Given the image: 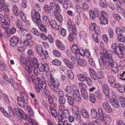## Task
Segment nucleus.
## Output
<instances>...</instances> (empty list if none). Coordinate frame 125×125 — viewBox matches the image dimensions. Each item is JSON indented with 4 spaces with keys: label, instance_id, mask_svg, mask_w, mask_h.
Wrapping results in <instances>:
<instances>
[{
    "label": "nucleus",
    "instance_id": "nucleus-1",
    "mask_svg": "<svg viewBox=\"0 0 125 125\" xmlns=\"http://www.w3.org/2000/svg\"><path fill=\"white\" fill-rule=\"evenodd\" d=\"M100 58L99 59V61L100 68L102 69L107 68L108 66L109 61L110 66H111L114 67L113 66V60L111 55L108 54V51H107L105 48L103 49V53L101 52L100 54Z\"/></svg>",
    "mask_w": 125,
    "mask_h": 125
},
{
    "label": "nucleus",
    "instance_id": "nucleus-2",
    "mask_svg": "<svg viewBox=\"0 0 125 125\" xmlns=\"http://www.w3.org/2000/svg\"><path fill=\"white\" fill-rule=\"evenodd\" d=\"M0 22L2 23V27L5 30V32L9 33L10 31V30L7 27V26L10 23L9 19L2 14H0Z\"/></svg>",
    "mask_w": 125,
    "mask_h": 125
},
{
    "label": "nucleus",
    "instance_id": "nucleus-3",
    "mask_svg": "<svg viewBox=\"0 0 125 125\" xmlns=\"http://www.w3.org/2000/svg\"><path fill=\"white\" fill-rule=\"evenodd\" d=\"M21 97H18L17 98L18 104L21 107H25V103H27L28 99L25 94L23 92H22L21 94Z\"/></svg>",
    "mask_w": 125,
    "mask_h": 125
},
{
    "label": "nucleus",
    "instance_id": "nucleus-4",
    "mask_svg": "<svg viewBox=\"0 0 125 125\" xmlns=\"http://www.w3.org/2000/svg\"><path fill=\"white\" fill-rule=\"evenodd\" d=\"M31 14L32 20L34 22H36L37 25H40L41 23L40 19V14L38 11L32 10Z\"/></svg>",
    "mask_w": 125,
    "mask_h": 125
},
{
    "label": "nucleus",
    "instance_id": "nucleus-5",
    "mask_svg": "<svg viewBox=\"0 0 125 125\" xmlns=\"http://www.w3.org/2000/svg\"><path fill=\"white\" fill-rule=\"evenodd\" d=\"M37 50L39 55L41 56L43 60H45L48 57V53L45 50H43L42 46L40 44L38 45L37 46Z\"/></svg>",
    "mask_w": 125,
    "mask_h": 125
},
{
    "label": "nucleus",
    "instance_id": "nucleus-6",
    "mask_svg": "<svg viewBox=\"0 0 125 125\" xmlns=\"http://www.w3.org/2000/svg\"><path fill=\"white\" fill-rule=\"evenodd\" d=\"M15 115L21 117L23 119H26L29 117V115L26 114L21 109L15 108L14 109Z\"/></svg>",
    "mask_w": 125,
    "mask_h": 125
},
{
    "label": "nucleus",
    "instance_id": "nucleus-7",
    "mask_svg": "<svg viewBox=\"0 0 125 125\" xmlns=\"http://www.w3.org/2000/svg\"><path fill=\"white\" fill-rule=\"evenodd\" d=\"M67 29L69 31H72L73 32L74 34H76L77 33V31L76 27L74 24L72 25L71 21L70 19H68L67 22Z\"/></svg>",
    "mask_w": 125,
    "mask_h": 125
},
{
    "label": "nucleus",
    "instance_id": "nucleus-8",
    "mask_svg": "<svg viewBox=\"0 0 125 125\" xmlns=\"http://www.w3.org/2000/svg\"><path fill=\"white\" fill-rule=\"evenodd\" d=\"M48 83L53 91L55 92H57L59 91V82L56 81V83L52 84L51 82L49 81L48 82Z\"/></svg>",
    "mask_w": 125,
    "mask_h": 125
},
{
    "label": "nucleus",
    "instance_id": "nucleus-9",
    "mask_svg": "<svg viewBox=\"0 0 125 125\" xmlns=\"http://www.w3.org/2000/svg\"><path fill=\"white\" fill-rule=\"evenodd\" d=\"M50 7L52 10V13L53 12L57 13L60 11V6L59 4H56L54 2H52L50 3Z\"/></svg>",
    "mask_w": 125,
    "mask_h": 125
},
{
    "label": "nucleus",
    "instance_id": "nucleus-10",
    "mask_svg": "<svg viewBox=\"0 0 125 125\" xmlns=\"http://www.w3.org/2000/svg\"><path fill=\"white\" fill-rule=\"evenodd\" d=\"M96 33H94L93 35V37L94 40L96 43L99 42V39L98 38V34H99L101 32V31L97 25L95 30H94Z\"/></svg>",
    "mask_w": 125,
    "mask_h": 125
},
{
    "label": "nucleus",
    "instance_id": "nucleus-11",
    "mask_svg": "<svg viewBox=\"0 0 125 125\" xmlns=\"http://www.w3.org/2000/svg\"><path fill=\"white\" fill-rule=\"evenodd\" d=\"M100 119L102 121L104 122V123L106 125H109L111 122V119L108 115H106L104 116H102L101 117Z\"/></svg>",
    "mask_w": 125,
    "mask_h": 125
},
{
    "label": "nucleus",
    "instance_id": "nucleus-12",
    "mask_svg": "<svg viewBox=\"0 0 125 125\" xmlns=\"http://www.w3.org/2000/svg\"><path fill=\"white\" fill-rule=\"evenodd\" d=\"M73 96L76 101H79L80 100L81 97L78 89L73 90Z\"/></svg>",
    "mask_w": 125,
    "mask_h": 125
},
{
    "label": "nucleus",
    "instance_id": "nucleus-13",
    "mask_svg": "<svg viewBox=\"0 0 125 125\" xmlns=\"http://www.w3.org/2000/svg\"><path fill=\"white\" fill-rule=\"evenodd\" d=\"M99 13L97 10L94 11L90 10L89 11V14L90 18L93 20L95 19L96 17H98L99 16Z\"/></svg>",
    "mask_w": 125,
    "mask_h": 125
},
{
    "label": "nucleus",
    "instance_id": "nucleus-14",
    "mask_svg": "<svg viewBox=\"0 0 125 125\" xmlns=\"http://www.w3.org/2000/svg\"><path fill=\"white\" fill-rule=\"evenodd\" d=\"M89 73L90 77L93 80L96 81L97 79V76L95 71L92 69H89Z\"/></svg>",
    "mask_w": 125,
    "mask_h": 125
},
{
    "label": "nucleus",
    "instance_id": "nucleus-15",
    "mask_svg": "<svg viewBox=\"0 0 125 125\" xmlns=\"http://www.w3.org/2000/svg\"><path fill=\"white\" fill-rule=\"evenodd\" d=\"M18 37L14 36L13 37L10 39V44L11 46L14 47L16 45H17L19 44L18 43Z\"/></svg>",
    "mask_w": 125,
    "mask_h": 125
},
{
    "label": "nucleus",
    "instance_id": "nucleus-16",
    "mask_svg": "<svg viewBox=\"0 0 125 125\" xmlns=\"http://www.w3.org/2000/svg\"><path fill=\"white\" fill-rule=\"evenodd\" d=\"M39 64L36 58H33L32 61L31 62H30L29 63L30 66H34L35 68H38V65Z\"/></svg>",
    "mask_w": 125,
    "mask_h": 125
},
{
    "label": "nucleus",
    "instance_id": "nucleus-17",
    "mask_svg": "<svg viewBox=\"0 0 125 125\" xmlns=\"http://www.w3.org/2000/svg\"><path fill=\"white\" fill-rule=\"evenodd\" d=\"M71 49L72 51L75 54H78L79 53L80 54V51L78 48V46L76 45H73L72 46Z\"/></svg>",
    "mask_w": 125,
    "mask_h": 125
},
{
    "label": "nucleus",
    "instance_id": "nucleus-18",
    "mask_svg": "<svg viewBox=\"0 0 125 125\" xmlns=\"http://www.w3.org/2000/svg\"><path fill=\"white\" fill-rule=\"evenodd\" d=\"M56 44L57 47L62 50L65 49V47L63 44L59 40H57L56 41Z\"/></svg>",
    "mask_w": 125,
    "mask_h": 125
},
{
    "label": "nucleus",
    "instance_id": "nucleus-19",
    "mask_svg": "<svg viewBox=\"0 0 125 125\" xmlns=\"http://www.w3.org/2000/svg\"><path fill=\"white\" fill-rule=\"evenodd\" d=\"M81 114L83 117L85 118H88L89 117V115L87 111L84 109H81L80 111Z\"/></svg>",
    "mask_w": 125,
    "mask_h": 125
},
{
    "label": "nucleus",
    "instance_id": "nucleus-20",
    "mask_svg": "<svg viewBox=\"0 0 125 125\" xmlns=\"http://www.w3.org/2000/svg\"><path fill=\"white\" fill-rule=\"evenodd\" d=\"M51 26L54 29L57 30L59 29V26L56 21L54 20H52L50 21V23Z\"/></svg>",
    "mask_w": 125,
    "mask_h": 125
},
{
    "label": "nucleus",
    "instance_id": "nucleus-21",
    "mask_svg": "<svg viewBox=\"0 0 125 125\" xmlns=\"http://www.w3.org/2000/svg\"><path fill=\"white\" fill-rule=\"evenodd\" d=\"M100 23L103 25H105L108 24V21L105 16L100 17L99 18Z\"/></svg>",
    "mask_w": 125,
    "mask_h": 125
},
{
    "label": "nucleus",
    "instance_id": "nucleus-22",
    "mask_svg": "<svg viewBox=\"0 0 125 125\" xmlns=\"http://www.w3.org/2000/svg\"><path fill=\"white\" fill-rule=\"evenodd\" d=\"M80 37L81 38L84 39V41H86L87 37V34L86 32L85 31H81L79 33Z\"/></svg>",
    "mask_w": 125,
    "mask_h": 125
},
{
    "label": "nucleus",
    "instance_id": "nucleus-23",
    "mask_svg": "<svg viewBox=\"0 0 125 125\" xmlns=\"http://www.w3.org/2000/svg\"><path fill=\"white\" fill-rule=\"evenodd\" d=\"M63 61L67 67L70 68H72L73 67V65L71 62L68 60L64 58L63 59Z\"/></svg>",
    "mask_w": 125,
    "mask_h": 125
},
{
    "label": "nucleus",
    "instance_id": "nucleus-24",
    "mask_svg": "<svg viewBox=\"0 0 125 125\" xmlns=\"http://www.w3.org/2000/svg\"><path fill=\"white\" fill-rule=\"evenodd\" d=\"M115 79L113 76H110L108 77V81L112 86H114V83L115 82Z\"/></svg>",
    "mask_w": 125,
    "mask_h": 125
},
{
    "label": "nucleus",
    "instance_id": "nucleus-25",
    "mask_svg": "<svg viewBox=\"0 0 125 125\" xmlns=\"http://www.w3.org/2000/svg\"><path fill=\"white\" fill-rule=\"evenodd\" d=\"M91 115L92 117L94 119L96 118L97 116V113L96 110L94 109L93 108L91 109Z\"/></svg>",
    "mask_w": 125,
    "mask_h": 125
},
{
    "label": "nucleus",
    "instance_id": "nucleus-26",
    "mask_svg": "<svg viewBox=\"0 0 125 125\" xmlns=\"http://www.w3.org/2000/svg\"><path fill=\"white\" fill-rule=\"evenodd\" d=\"M49 108L53 116L54 117H56L58 115L56 110L54 108L53 106H50Z\"/></svg>",
    "mask_w": 125,
    "mask_h": 125
},
{
    "label": "nucleus",
    "instance_id": "nucleus-27",
    "mask_svg": "<svg viewBox=\"0 0 125 125\" xmlns=\"http://www.w3.org/2000/svg\"><path fill=\"white\" fill-rule=\"evenodd\" d=\"M55 17L56 18V19L60 22H61L62 21V16L59 13H57L56 14L54 13Z\"/></svg>",
    "mask_w": 125,
    "mask_h": 125
},
{
    "label": "nucleus",
    "instance_id": "nucleus-28",
    "mask_svg": "<svg viewBox=\"0 0 125 125\" xmlns=\"http://www.w3.org/2000/svg\"><path fill=\"white\" fill-rule=\"evenodd\" d=\"M119 101L120 104L122 107L125 106V99L123 96H120L119 98Z\"/></svg>",
    "mask_w": 125,
    "mask_h": 125
},
{
    "label": "nucleus",
    "instance_id": "nucleus-29",
    "mask_svg": "<svg viewBox=\"0 0 125 125\" xmlns=\"http://www.w3.org/2000/svg\"><path fill=\"white\" fill-rule=\"evenodd\" d=\"M82 96L85 100L87 99L88 95L86 90H84V91L81 92Z\"/></svg>",
    "mask_w": 125,
    "mask_h": 125
},
{
    "label": "nucleus",
    "instance_id": "nucleus-30",
    "mask_svg": "<svg viewBox=\"0 0 125 125\" xmlns=\"http://www.w3.org/2000/svg\"><path fill=\"white\" fill-rule=\"evenodd\" d=\"M13 10L15 15L16 16H18L19 14V11L16 6L14 5L13 6Z\"/></svg>",
    "mask_w": 125,
    "mask_h": 125
},
{
    "label": "nucleus",
    "instance_id": "nucleus-31",
    "mask_svg": "<svg viewBox=\"0 0 125 125\" xmlns=\"http://www.w3.org/2000/svg\"><path fill=\"white\" fill-rule=\"evenodd\" d=\"M83 51V53L80 52V54L82 55L83 56L84 55H86L88 57H89L90 55V52L89 50L87 49H86L84 51L83 49L82 50Z\"/></svg>",
    "mask_w": 125,
    "mask_h": 125
},
{
    "label": "nucleus",
    "instance_id": "nucleus-32",
    "mask_svg": "<svg viewBox=\"0 0 125 125\" xmlns=\"http://www.w3.org/2000/svg\"><path fill=\"white\" fill-rule=\"evenodd\" d=\"M44 9L45 11L48 13H50L52 12V10L49 5H45L44 7Z\"/></svg>",
    "mask_w": 125,
    "mask_h": 125
},
{
    "label": "nucleus",
    "instance_id": "nucleus-33",
    "mask_svg": "<svg viewBox=\"0 0 125 125\" xmlns=\"http://www.w3.org/2000/svg\"><path fill=\"white\" fill-rule=\"evenodd\" d=\"M20 15L21 19L24 22H25L26 21V18L25 15L22 11H20Z\"/></svg>",
    "mask_w": 125,
    "mask_h": 125
},
{
    "label": "nucleus",
    "instance_id": "nucleus-34",
    "mask_svg": "<svg viewBox=\"0 0 125 125\" xmlns=\"http://www.w3.org/2000/svg\"><path fill=\"white\" fill-rule=\"evenodd\" d=\"M81 20V19L80 15L79 14L77 16L75 17V24L77 25H79L80 23Z\"/></svg>",
    "mask_w": 125,
    "mask_h": 125
},
{
    "label": "nucleus",
    "instance_id": "nucleus-35",
    "mask_svg": "<svg viewBox=\"0 0 125 125\" xmlns=\"http://www.w3.org/2000/svg\"><path fill=\"white\" fill-rule=\"evenodd\" d=\"M72 110L73 113L74 115L79 113L78 108L76 106H73L72 107Z\"/></svg>",
    "mask_w": 125,
    "mask_h": 125
},
{
    "label": "nucleus",
    "instance_id": "nucleus-36",
    "mask_svg": "<svg viewBox=\"0 0 125 125\" xmlns=\"http://www.w3.org/2000/svg\"><path fill=\"white\" fill-rule=\"evenodd\" d=\"M3 97L5 102L8 104H10L11 102L8 96L5 94H2Z\"/></svg>",
    "mask_w": 125,
    "mask_h": 125
},
{
    "label": "nucleus",
    "instance_id": "nucleus-37",
    "mask_svg": "<svg viewBox=\"0 0 125 125\" xmlns=\"http://www.w3.org/2000/svg\"><path fill=\"white\" fill-rule=\"evenodd\" d=\"M31 31L32 33L35 35L38 36L39 35L40 32L35 28H34L32 29Z\"/></svg>",
    "mask_w": 125,
    "mask_h": 125
},
{
    "label": "nucleus",
    "instance_id": "nucleus-38",
    "mask_svg": "<svg viewBox=\"0 0 125 125\" xmlns=\"http://www.w3.org/2000/svg\"><path fill=\"white\" fill-rule=\"evenodd\" d=\"M117 38L119 42H125V38L122 34L118 35Z\"/></svg>",
    "mask_w": 125,
    "mask_h": 125
},
{
    "label": "nucleus",
    "instance_id": "nucleus-39",
    "mask_svg": "<svg viewBox=\"0 0 125 125\" xmlns=\"http://www.w3.org/2000/svg\"><path fill=\"white\" fill-rule=\"evenodd\" d=\"M67 102L68 104L71 106H72L74 104V101L73 98L72 96L69 97V98L67 100Z\"/></svg>",
    "mask_w": 125,
    "mask_h": 125
},
{
    "label": "nucleus",
    "instance_id": "nucleus-40",
    "mask_svg": "<svg viewBox=\"0 0 125 125\" xmlns=\"http://www.w3.org/2000/svg\"><path fill=\"white\" fill-rule=\"evenodd\" d=\"M68 76L69 78L70 79H73L74 77V75L72 72L69 70L67 72Z\"/></svg>",
    "mask_w": 125,
    "mask_h": 125
},
{
    "label": "nucleus",
    "instance_id": "nucleus-41",
    "mask_svg": "<svg viewBox=\"0 0 125 125\" xmlns=\"http://www.w3.org/2000/svg\"><path fill=\"white\" fill-rule=\"evenodd\" d=\"M33 66H31L28 65H26L25 66V69L27 71L28 73H31L32 71V68Z\"/></svg>",
    "mask_w": 125,
    "mask_h": 125
},
{
    "label": "nucleus",
    "instance_id": "nucleus-42",
    "mask_svg": "<svg viewBox=\"0 0 125 125\" xmlns=\"http://www.w3.org/2000/svg\"><path fill=\"white\" fill-rule=\"evenodd\" d=\"M77 62L81 66H85L86 65L85 61L82 59L80 60Z\"/></svg>",
    "mask_w": 125,
    "mask_h": 125
},
{
    "label": "nucleus",
    "instance_id": "nucleus-43",
    "mask_svg": "<svg viewBox=\"0 0 125 125\" xmlns=\"http://www.w3.org/2000/svg\"><path fill=\"white\" fill-rule=\"evenodd\" d=\"M8 110L11 116L14 117L15 116L14 111L13 110L11 106H9L8 107Z\"/></svg>",
    "mask_w": 125,
    "mask_h": 125
},
{
    "label": "nucleus",
    "instance_id": "nucleus-44",
    "mask_svg": "<svg viewBox=\"0 0 125 125\" xmlns=\"http://www.w3.org/2000/svg\"><path fill=\"white\" fill-rule=\"evenodd\" d=\"M86 77L84 75L82 74H79L78 75V77L79 80L81 81H85Z\"/></svg>",
    "mask_w": 125,
    "mask_h": 125
},
{
    "label": "nucleus",
    "instance_id": "nucleus-45",
    "mask_svg": "<svg viewBox=\"0 0 125 125\" xmlns=\"http://www.w3.org/2000/svg\"><path fill=\"white\" fill-rule=\"evenodd\" d=\"M79 86L81 89V92L84 91V90H86L85 88L86 86L85 84L83 83H79Z\"/></svg>",
    "mask_w": 125,
    "mask_h": 125
},
{
    "label": "nucleus",
    "instance_id": "nucleus-46",
    "mask_svg": "<svg viewBox=\"0 0 125 125\" xmlns=\"http://www.w3.org/2000/svg\"><path fill=\"white\" fill-rule=\"evenodd\" d=\"M100 4V6L103 8H105L107 6V3L105 0H101Z\"/></svg>",
    "mask_w": 125,
    "mask_h": 125
},
{
    "label": "nucleus",
    "instance_id": "nucleus-47",
    "mask_svg": "<svg viewBox=\"0 0 125 125\" xmlns=\"http://www.w3.org/2000/svg\"><path fill=\"white\" fill-rule=\"evenodd\" d=\"M62 115L64 117L67 118L69 116V112L68 110L65 109L62 112Z\"/></svg>",
    "mask_w": 125,
    "mask_h": 125
},
{
    "label": "nucleus",
    "instance_id": "nucleus-48",
    "mask_svg": "<svg viewBox=\"0 0 125 125\" xmlns=\"http://www.w3.org/2000/svg\"><path fill=\"white\" fill-rule=\"evenodd\" d=\"M3 78L4 83L6 84H10V81L9 80L8 76L7 75H4L3 76Z\"/></svg>",
    "mask_w": 125,
    "mask_h": 125
},
{
    "label": "nucleus",
    "instance_id": "nucleus-49",
    "mask_svg": "<svg viewBox=\"0 0 125 125\" xmlns=\"http://www.w3.org/2000/svg\"><path fill=\"white\" fill-rule=\"evenodd\" d=\"M59 103L63 105L65 104L66 100L63 96L59 97Z\"/></svg>",
    "mask_w": 125,
    "mask_h": 125
},
{
    "label": "nucleus",
    "instance_id": "nucleus-50",
    "mask_svg": "<svg viewBox=\"0 0 125 125\" xmlns=\"http://www.w3.org/2000/svg\"><path fill=\"white\" fill-rule=\"evenodd\" d=\"M85 80H86L87 83L89 86H91L93 85V81L90 78L86 77Z\"/></svg>",
    "mask_w": 125,
    "mask_h": 125
},
{
    "label": "nucleus",
    "instance_id": "nucleus-51",
    "mask_svg": "<svg viewBox=\"0 0 125 125\" xmlns=\"http://www.w3.org/2000/svg\"><path fill=\"white\" fill-rule=\"evenodd\" d=\"M72 32V33H70L68 37L69 40L70 41L72 42L74 39V35H76L77 33L75 34H74L73 33V32Z\"/></svg>",
    "mask_w": 125,
    "mask_h": 125
},
{
    "label": "nucleus",
    "instance_id": "nucleus-52",
    "mask_svg": "<svg viewBox=\"0 0 125 125\" xmlns=\"http://www.w3.org/2000/svg\"><path fill=\"white\" fill-rule=\"evenodd\" d=\"M10 83L12 84L14 88H17L19 86L18 84L17 83L15 82L12 79L10 80Z\"/></svg>",
    "mask_w": 125,
    "mask_h": 125
},
{
    "label": "nucleus",
    "instance_id": "nucleus-53",
    "mask_svg": "<svg viewBox=\"0 0 125 125\" xmlns=\"http://www.w3.org/2000/svg\"><path fill=\"white\" fill-rule=\"evenodd\" d=\"M16 24L17 27L19 28L23 27V25L21 21L19 19H17L16 22Z\"/></svg>",
    "mask_w": 125,
    "mask_h": 125
},
{
    "label": "nucleus",
    "instance_id": "nucleus-54",
    "mask_svg": "<svg viewBox=\"0 0 125 125\" xmlns=\"http://www.w3.org/2000/svg\"><path fill=\"white\" fill-rule=\"evenodd\" d=\"M108 32L109 37L110 38L113 37L114 35L113 30L111 28L109 29Z\"/></svg>",
    "mask_w": 125,
    "mask_h": 125
},
{
    "label": "nucleus",
    "instance_id": "nucleus-55",
    "mask_svg": "<svg viewBox=\"0 0 125 125\" xmlns=\"http://www.w3.org/2000/svg\"><path fill=\"white\" fill-rule=\"evenodd\" d=\"M50 78L51 81V83L52 84H54L56 83V81L59 82L58 80L57 79H56L54 78V75H50Z\"/></svg>",
    "mask_w": 125,
    "mask_h": 125
},
{
    "label": "nucleus",
    "instance_id": "nucleus-56",
    "mask_svg": "<svg viewBox=\"0 0 125 125\" xmlns=\"http://www.w3.org/2000/svg\"><path fill=\"white\" fill-rule=\"evenodd\" d=\"M90 101L93 103H94L96 101V99L94 95L92 94H90Z\"/></svg>",
    "mask_w": 125,
    "mask_h": 125
},
{
    "label": "nucleus",
    "instance_id": "nucleus-57",
    "mask_svg": "<svg viewBox=\"0 0 125 125\" xmlns=\"http://www.w3.org/2000/svg\"><path fill=\"white\" fill-rule=\"evenodd\" d=\"M115 30L116 34L118 35V36L122 34L123 31H122L120 28L116 27L115 28Z\"/></svg>",
    "mask_w": 125,
    "mask_h": 125
},
{
    "label": "nucleus",
    "instance_id": "nucleus-58",
    "mask_svg": "<svg viewBox=\"0 0 125 125\" xmlns=\"http://www.w3.org/2000/svg\"><path fill=\"white\" fill-rule=\"evenodd\" d=\"M113 102L112 104V105L115 108H117L119 106V103L117 100H113Z\"/></svg>",
    "mask_w": 125,
    "mask_h": 125
},
{
    "label": "nucleus",
    "instance_id": "nucleus-59",
    "mask_svg": "<svg viewBox=\"0 0 125 125\" xmlns=\"http://www.w3.org/2000/svg\"><path fill=\"white\" fill-rule=\"evenodd\" d=\"M1 6L2 7L3 11L6 12H7L9 11V10L6 4H4L1 5Z\"/></svg>",
    "mask_w": 125,
    "mask_h": 125
},
{
    "label": "nucleus",
    "instance_id": "nucleus-60",
    "mask_svg": "<svg viewBox=\"0 0 125 125\" xmlns=\"http://www.w3.org/2000/svg\"><path fill=\"white\" fill-rule=\"evenodd\" d=\"M70 0H64L63 2V7L66 9L68 7V5L70 2Z\"/></svg>",
    "mask_w": 125,
    "mask_h": 125
},
{
    "label": "nucleus",
    "instance_id": "nucleus-61",
    "mask_svg": "<svg viewBox=\"0 0 125 125\" xmlns=\"http://www.w3.org/2000/svg\"><path fill=\"white\" fill-rule=\"evenodd\" d=\"M40 30L44 32H46L47 31V29L46 27L42 25L41 24L40 25H37Z\"/></svg>",
    "mask_w": 125,
    "mask_h": 125
},
{
    "label": "nucleus",
    "instance_id": "nucleus-62",
    "mask_svg": "<svg viewBox=\"0 0 125 125\" xmlns=\"http://www.w3.org/2000/svg\"><path fill=\"white\" fill-rule=\"evenodd\" d=\"M17 46L18 47L17 50L20 52L24 51L25 49V47L22 46H21L20 44H18Z\"/></svg>",
    "mask_w": 125,
    "mask_h": 125
},
{
    "label": "nucleus",
    "instance_id": "nucleus-63",
    "mask_svg": "<svg viewBox=\"0 0 125 125\" xmlns=\"http://www.w3.org/2000/svg\"><path fill=\"white\" fill-rule=\"evenodd\" d=\"M27 31L26 30L23 29L22 28H19V33L21 35H23Z\"/></svg>",
    "mask_w": 125,
    "mask_h": 125
},
{
    "label": "nucleus",
    "instance_id": "nucleus-64",
    "mask_svg": "<svg viewBox=\"0 0 125 125\" xmlns=\"http://www.w3.org/2000/svg\"><path fill=\"white\" fill-rule=\"evenodd\" d=\"M52 63L53 65H59L61 64V62L58 59H55L52 61Z\"/></svg>",
    "mask_w": 125,
    "mask_h": 125
}]
</instances>
